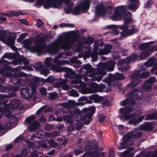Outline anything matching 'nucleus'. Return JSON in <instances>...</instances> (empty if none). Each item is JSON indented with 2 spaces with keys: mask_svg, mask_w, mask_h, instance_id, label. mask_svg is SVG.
<instances>
[{
  "mask_svg": "<svg viewBox=\"0 0 157 157\" xmlns=\"http://www.w3.org/2000/svg\"><path fill=\"white\" fill-rule=\"evenodd\" d=\"M77 40L74 33L72 32L67 37H62L51 43L47 47L45 45L44 39L36 41L35 46L32 47H30L32 40L26 39L23 41V47L32 52H37L40 54L48 52L50 55H53L59 49L69 48Z\"/></svg>",
  "mask_w": 157,
  "mask_h": 157,
  "instance_id": "obj_1",
  "label": "nucleus"
},
{
  "mask_svg": "<svg viewBox=\"0 0 157 157\" xmlns=\"http://www.w3.org/2000/svg\"><path fill=\"white\" fill-rule=\"evenodd\" d=\"M115 64V62L113 61H109L105 63H100L96 73H94V70L89 64L83 65L82 68L86 71H86V76L92 78L91 80L99 82L103 77L107 74L105 70L106 69L109 71H113L114 70Z\"/></svg>",
  "mask_w": 157,
  "mask_h": 157,
  "instance_id": "obj_2",
  "label": "nucleus"
},
{
  "mask_svg": "<svg viewBox=\"0 0 157 157\" xmlns=\"http://www.w3.org/2000/svg\"><path fill=\"white\" fill-rule=\"evenodd\" d=\"M143 93L142 91L139 90H135L128 94L129 100H125L121 101L120 103L121 105L125 106L119 109V117L122 119L128 120L133 118L134 114H130L133 108L132 107H128L127 105H132L134 103L133 99H138L141 98Z\"/></svg>",
  "mask_w": 157,
  "mask_h": 157,
  "instance_id": "obj_3",
  "label": "nucleus"
},
{
  "mask_svg": "<svg viewBox=\"0 0 157 157\" xmlns=\"http://www.w3.org/2000/svg\"><path fill=\"white\" fill-rule=\"evenodd\" d=\"M125 7L121 6L116 8L113 15L111 16L112 20L116 21L123 18L125 24L129 23L132 21V15L129 11L125 12Z\"/></svg>",
  "mask_w": 157,
  "mask_h": 157,
  "instance_id": "obj_4",
  "label": "nucleus"
},
{
  "mask_svg": "<svg viewBox=\"0 0 157 157\" xmlns=\"http://www.w3.org/2000/svg\"><path fill=\"white\" fill-rule=\"evenodd\" d=\"M73 6V4L70 3V5L68 6L65 9V13H72L74 15H76L86 13L90 7L89 1V0H83L72 10Z\"/></svg>",
  "mask_w": 157,
  "mask_h": 157,
  "instance_id": "obj_5",
  "label": "nucleus"
},
{
  "mask_svg": "<svg viewBox=\"0 0 157 157\" xmlns=\"http://www.w3.org/2000/svg\"><path fill=\"white\" fill-rule=\"evenodd\" d=\"M72 83L76 84L74 86L75 88L82 90V93L83 94H91L99 91L98 86L96 83H92L90 88H86L84 89L86 86V84L81 81L80 78H75L72 81Z\"/></svg>",
  "mask_w": 157,
  "mask_h": 157,
  "instance_id": "obj_6",
  "label": "nucleus"
},
{
  "mask_svg": "<svg viewBox=\"0 0 157 157\" xmlns=\"http://www.w3.org/2000/svg\"><path fill=\"white\" fill-rule=\"evenodd\" d=\"M142 133L137 130H134L133 132H129L124 135L122 138L123 142L118 145V148L120 150L128 147L133 144V142L129 140L132 138H135L140 136Z\"/></svg>",
  "mask_w": 157,
  "mask_h": 157,
  "instance_id": "obj_7",
  "label": "nucleus"
},
{
  "mask_svg": "<svg viewBox=\"0 0 157 157\" xmlns=\"http://www.w3.org/2000/svg\"><path fill=\"white\" fill-rule=\"evenodd\" d=\"M70 0H37L36 4L37 5L43 4L44 7L45 9L50 8H59L62 2H64L66 4L70 2Z\"/></svg>",
  "mask_w": 157,
  "mask_h": 157,
  "instance_id": "obj_8",
  "label": "nucleus"
},
{
  "mask_svg": "<svg viewBox=\"0 0 157 157\" xmlns=\"http://www.w3.org/2000/svg\"><path fill=\"white\" fill-rule=\"evenodd\" d=\"M99 43L98 41H96L94 42L93 45V52L91 55V57L93 61H96L98 59V55H105L109 53L111 51L112 48V46L110 44L106 45L103 49H100L98 52L97 51L98 49Z\"/></svg>",
  "mask_w": 157,
  "mask_h": 157,
  "instance_id": "obj_9",
  "label": "nucleus"
},
{
  "mask_svg": "<svg viewBox=\"0 0 157 157\" xmlns=\"http://www.w3.org/2000/svg\"><path fill=\"white\" fill-rule=\"evenodd\" d=\"M107 28L108 29H119L123 30L121 33V34L122 37L125 36L131 35L137 32V29L134 28V27L130 28L127 25L121 26L111 25L108 26Z\"/></svg>",
  "mask_w": 157,
  "mask_h": 157,
  "instance_id": "obj_10",
  "label": "nucleus"
},
{
  "mask_svg": "<svg viewBox=\"0 0 157 157\" xmlns=\"http://www.w3.org/2000/svg\"><path fill=\"white\" fill-rule=\"evenodd\" d=\"M36 87V85L35 82L30 83L28 86L22 89L21 97L26 99L29 98L35 93Z\"/></svg>",
  "mask_w": 157,
  "mask_h": 157,
  "instance_id": "obj_11",
  "label": "nucleus"
},
{
  "mask_svg": "<svg viewBox=\"0 0 157 157\" xmlns=\"http://www.w3.org/2000/svg\"><path fill=\"white\" fill-rule=\"evenodd\" d=\"M16 37V35L14 33H11L10 36H7L4 35L2 32L0 31V40L14 51L16 50V47L13 45Z\"/></svg>",
  "mask_w": 157,
  "mask_h": 157,
  "instance_id": "obj_12",
  "label": "nucleus"
},
{
  "mask_svg": "<svg viewBox=\"0 0 157 157\" xmlns=\"http://www.w3.org/2000/svg\"><path fill=\"white\" fill-rule=\"evenodd\" d=\"M70 115V116L65 115L64 117V121L69 123H72L75 117L76 121H80L82 119L81 112L78 109H75L71 110Z\"/></svg>",
  "mask_w": 157,
  "mask_h": 157,
  "instance_id": "obj_13",
  "label": "nucleus"
},
{
  "mask_svg": "<svg viewBox=\"0 0 157 157\" xmlns=\"http://www.w3.org/2000/svg\"><path fill=\"white\" fill-rule=\"evenodd\" d=\"M149 75V72L147 71L144 72L140 75L139 71H136L134 74H132L131 76V78L133 79L128 84V86L130 87H133L136 85L138 83V78H146Z\"/></svg>",
  "mask_w": 157,
  "mask_h": 157,
  "instance_id": "obj_14",
  "label": "nucleus"
},
{
  "mask_svg": "<svg viewBox=\"0 0 157 157\" xmlns=\"http://www.w3.org/2000/svg\"><path fill=\"white\" fill-rule=\"evenodd\" d=\"M90 146L86 145L85 149L87 151L84 155V156H91L92 157H103L106 156V154L102 152H100L98 151V148L96 147L95 148H91Z\"/></svg>",
  "mask_w": 157,
  "mask_h": 157,
  "instance_id": "obj_15",
  "label": "nucleus"
},
{
  "mask_svg": "<svg viewBox=\"0 0 157 157\" xmlns=\"http://www.w3.org/2000/svg\"><path fill=\"white\" fill-rule=\"evenodd\" d=\"M35 117L33 115L27 118L24 122L25 124H29L28 128L30 131H33L37 129L39 126V122L36 121H35Z\"/></svg>",
  "mask_w": 157,
  "mask_h": 157,
  "instance_id": "obj_16",
  "label": "nucleus"
},
{
  "mask_svg": "<svg viewBox=\"0 0 157 157\" xmlns=\"http://www.w3.org/2000/svg\"><path fill=\"white\" fill-rule=\"evenodd\" d=\"M111 9H106L103 6H98L95 8V13L96 15H106L110 16V14L113 11Z\"/></svg>",
  "mask_w": 157,
  "mask_h": 157,
  "instance_id": "obj_17",
  "label": "nucleus"
},
{
  "mask_svg": "<svg viewBox=\"0 0 157 157\" xmlns=\"http://www.w3.org/2000/svg\"><path fill=\"white\" fill-rule=\"evenodd\" d=\"M109 80L111 81V84L115 85L116 79L122 80L125 78L124 76L121 73H116L115 75L109 74Z\"/></svg>",
  "mask_w": 157,
  "mask_h": 157,
  "instance_id": "obj_18",
  "label": "nucleus"
},
{
  "mask_svg": "<svg viewBox=\"0 0 157 157\" xmlns=\"http://www.w3.org/2000/svg\"><path fill=\"white\" fill-rule=\"evenodd\" d=\"M7 77L10 78H13L14 77V78H13L11 80V82L15 84L19 82L18 80L16 78L18 77H21L25 75V74L21 72L17 71L16 72L14 75L10 73H8L6 75Z\"/></svg>",
  "mask_w": 157,
  "mask_h": 157,
  "instance_id": "obj_19",
  "label": "nucleus"
},
{
  "mask_svg": "<svg viewBox=\"0 0 157 157\" xmlns=\"http://www.w3.org/2000/svg\"><path fill=\"white\" fill-rule=\"evenodd\" d=\"M95 110V107L94 106H91L89 108H85L84 109V112H86L87 113H88L87 117L88 120H87V121H84V123L86 124H88L90 121L91 118L92 116L94 113Z\"/></svg>",
  "mask_w": 157,
  "mask_h": 157,
  "instance_id": "obj_20",
  "label": "nucleus"
},
{
  "mask_svg": "<svg viewBox=\"0 0 157 157\" xmlns=\"http://www.w3.org/2000/svg\"><path fill=\"white\" fill-rule=\"evenodd\" d=\"M156 50V48L155 46H151L149 49L143 51L141 54L140 58L141 59H144L150 55L152 52L155 51Z\"/></svg>",
  "mask_w": 157,
  "mask_h": 157,
  "instance_id": "obj_21",
  "label": "nucleus"
},
{
  "mask_svg": "<svg viewBox=\"0 0 157 157\" xmlns=\"http://www.w3.org/2000/svg\"><path fill=\"white\" fill-rule=\"evenodd\" d=\"M155 78L154 77L150 78L146 81L145 84L143 87V90L146 91H149L151 90V87L150 86L152 83L155 81Z\"/></svg>",
  "mask_w": 157,
  "mask_h": 157,
  "instance_id": "obj_22",
  "label": "nucleus"
},
{
  "mask_svg": "<svg viewBox=\"0 0 157 157\" xmlns=\"http://www.w3.org/2000/svg\"><path fill=\"white\" fill-rule=\"evenodd\" d=\"M102 98V97L99 96L97 95H93L89 97V99L87 100L86 103L90 104L92 103L93 101H94L95 103H101Z\"/></svg>",
  "mask_w": 157,
  "mask_h": 157,
  "instance_id": "obj_23",
  "label": "nucleus"
},
{
  "mask_svg": "<svg viewBox=\"0 0 157 157\" xmlns=\"http://www.w3.org/2000/svg\"><path fill=\"white\" fill-rule=\"evenodd\" d=\"M127 4L129 10H134L138 7V0H129L127 2Z\"/></svg>",
  "mask_w": 157,
  "mask_h": 157,
  "instance_id": "obj_24",
  "label": "nucleus"
},
{
  "mask_svg": "<svg viewBox=\"0 0 157 157\" xmlns=\"http://www.w3.org/2000/svg\"><path fill=\"white\" fill-rule=\"evenodd\" d=\"M133 150V148H130L124 152L119 153L118 155L120 157H132L134 156V154L131 151Z\"/></svg>",
  "mask_w": 157,
  "mask_h": 157,
  "instance_id": "obj_25",
  "label": "nucleus"
},
{
  "mask_svg": "<svg viewBox=\"0 0 157 157\" xmlns=\"http://www.w3.org/2000/svg\"><path fill=\"white\" fill-rule=\"evenodd\" d=\"M153 127V124L152 123L147 122L141 125L139 127V129L143 131H147L151 129Z\"/></svg>",
  "mask_w": 157,
  "mask_h": 157,
  "instance_id": "obj_26",
  "label": "nucleus"
},
{
  "mask_svg": "<svg viewBox=\"0 0 157 157\" xmlns=\"http://www.w3.org/2000/svg\"><path fill=\"white\" fill-rule=\"evenodd\" d=\"M20 104L21 102L18 100L13 99L10 102L9 108L13 109L17 108L20 105Z\"/></svg>",
  "mask_w": 157,
  "mask_h": 157,
  "instance_id": "obj_27",
  "label": "nucleus"
},
{
  "mask_svg": "<svg viewBox=\"0 0 157 157\" xmlns=\"http://www.w3.org/2000/svg\"><path fill=\"white\" fill-rule=\"evenodd\" d=\"M137 56L136 54L132 55L131 57H128L125 60L121 59L120 61V62H124L126 63H128L131 62H133L134 60L136 59Z\"/></svg>",
  "mask_w": 157,
  "mask_h": 157,
  "instance_id": "obj_28",
  "label": "nucleus"
},
{
  "mask_svg": "<svg viewBox=\"0 0 157 157\" xmlns=\"http://www.w3.org/2000/svg\"><path fill=\"white\" fill-rule=\"evenodd\" d=\"M15 96V93H12L11 95H0V104H3L7 102V98L9 97H11Z\"/></svg>",
  "mask_w": 157,
  "mask_h": 157,
  "instance_id": "obj_29",
  "label": "nucleus"
},
{
  "mask_svg": "<svg viewBox=\"0 0 157 157\" xmlns=\"http://www.w3.org/2000/svg\"><path fill=\"white\" fill-rule=\"evenodd\" d=\"M63 54H61L59 55L57 57H56L52 61L54 63H56L57 64H63L67 63L68 62L67 60H59L58 58L62 57Z\"/></svg>",
  "mask_w": 157,
  "mask_h": 157,
  "instance_id": "obj_30",
  "label": "nucleus"
},
{
  "mask_svg": "<svg viewBox=\"0 0 157 157\" xmlns=\"http://www.w3.org/2000/svg\"><path fill=\"white\" fill-rule=\"evenodd\" d=\"M75 105L74 101L70 100L67 102H64L61 104V105L65 108H70L73 107Z\"/></svg>",
  "mask_w": 157,
  "mask_h": 157,
  "instance_id": "obj_31",
  "label": "nucleus"
},
{
  "mask_svg": "<svg viewBox=\"0 0 157 157\" xmlns=\"http://www.w3.org/2000/svg\"><path fill=\"white\" fill-rule=\"evenodd\" d=\"M157 60L154 58L149 59L145 62L144 65L146 67H151L156 64Z\"/></svg>",
  "mask_w": 157,
  "mask_h": 157,
  "instance_id": "obj_32",
  "label": "nucleus"
},
{
  "mask_svg": "<svg viewBox=\"0 0 157 157\" xmlns=\"http://www.w3.org/2000/svg\"><path fill=\"white\" fill-rule=\"evenodd\" d=\"M3 15L8 16L9 17L13 16H17L22 14L20 12L11 11L9 13H4L2 14Z\"/></svg>",
  "mask_w": 157,
  "mask_h": 157,
  "instance_id": "obj_33",
  "label": "nucleus"
},
{
  "mask_svg": "<svg viewBox=\"0 0 157 157\" xmlns=\"http://www.w3.org/2000/svg\"><path fill=\"white\" fill-rule=\"evenodd\" d=\"M3 113L2 112H0V119L1 118L2 114ZM11 126V124L10 122H8L4 126H2L0 124V130H2L6 128H9Z\"/></svg>",
  "mask_w": 157,
  "mask_h": 157,
  "instance_id": "obj_34",
  "label": "nucleus"
},
{
  "mask_svg": "<svg viewBox=\"0 0 157 157\" xmlns=\"http://www.w3.org/2000/svg\"><path fill=\"white\" fill-rule=\"evenodd\" d=\"M154 42L153 41L146 43L140 45L139 47V48L140 50H143L146 49L150 45L152 44Z\"/></svg>",
  "mask_w": 157,
  "mask_h": 157,
  "instance_id": "obj_35",
  "label": "nucleus"
},
{
  "mask_svg": "<svg viewBox=\"0 0 157 157\" xmlns=\"http://www.w3.org/2000/svg\"><path fill=\"white\" fill-rule=\"evenodd\" d=\"M101 104L106 105H109L110 104V102L108 99L107 96L102 97Z\"/></svg>",
  "mask_w": 157,
  "mask_h": 157,
  "instance_id": "obj_36",
  "label": "nucleus"
},
{
  "mask_svg": "<svg viewBox=\"0 0 157 157\" xmlns=\"http://www.w3.org/2000/svg\"><path fill=\"white\" fill-rule=\"evenodd\" d=\"M153 119H157V113L151 114L147 115L145 119V120H150Z\"/></svg>",
  "mask_w": 157,
  "mask_h": 157,
  "instance_id": "obj_37",
  "label": "nucleus"
},
{
  "mask_svg": "<svg viewBox=\"0 0 157 157\" xmlns=\"http://www.w3.org/2000/svg\"><path fill=\"white\" fill-rule=\"evenodd\" d=\"M52 59L51 57H47L45 59L44 63L47 67H51L52 65L51 63Z\"/></svg>",
  "mask_w": 157,
  "mask_h": 157,
  "instance_id": "obj_38",
  "label": "nucleus"
},
{
  "mask_svg": "<svg viewBox=\"0 0 157 157\" xmlns=\"http://www.w3.org/2000/svg\"><path fill=\"white\" fill-rule=\"evenodd\" d=\"M145 154L146 155L145 157H157V148L154 152H148Z\"/></svg>",
  "mask_w": 157,
  "mask_h": 157,
  "instance_id": "obj_39",
  "label": "nucleus"
},
{
  "mask_svg": "<svg viewBox=\"0 0 157 157\" xmlns=\"http://www.w3.org/2000/svg\"><path fill=\"white\" fill-rule=\"evenodd\" d=\"M144 116L143 115L140 117L137 120H134L133 121H135V122L133 121H131V122L132 124L133 125L137 124L140 122L144 118Z\"/></svg>",
  "mask_w": 157,
  "mask_h": 157,
  "instance_id": "obj_40",
  "label": "nucleus"
},
{
  "mask_svg": "<svg viewBox=\"0 0 157 157\" xmlns=\"http://www.w3.org/2000/svg\"><path fill=\"white\" fill-rule=\"evenodd\" d=\"M67 70V74L68 77H72L71 75H73L74 76H76L75 74V72L71 69L70 68H66Z\"/></svg>",
  "mask_w": 157,
  "mask_h": 157,
  "instance_id": "obj_41",
  "label": "nucleus"
},
{
  "mask_svg": "<svg viewBox=\"0 0 157 157\" xmlns=\"http://www.w3.org/2000/svg\"><path fill=\"white\" fill-rule=\"evenodd\" d=\"M43 155L40 152L34 151L31 154V157H42Z\"/></svg>",
  "mask_w": 157,
  "mask_h": 157,
  "instance_id": "obj_42",
  "label": "nucleus"
},
{
  "mask_svg": "<svg viewBox=\"0 0 157 157\" xmlns=\"http://www.w3.org/2000/svg\"><path fill=\"white\" fill-rule=\"evenodd\" d=\"M59 26L60 27H73L74 26L73 24L63 23L59 25Z\"/></svg>",
  "mask_w": 157,
  "mask_h": 157,
  "instance_id": "obj_43",
  "label": "nucleus"
},
{
  "mask_svg": "<svg viewBox=\"0 0 157 157\" xmlns=\"http://www.w3.org/2000/svg\"><path fill=\"white\" fill-rule=\"evenodd\" d=\"M70 95L74 97H78L79 94L77 92V91L74 90H71L70 93Z\"/></svg>",
  "mask_w": 157,
  "mask_h": 157,
  "instance_id": "obj_44",
  "label": "nucleus"
},
{
  "mask_svg": "<svg viewBox=\"0 0 157 157\" xmlns=\"http://www.w3.org/2000/svg\"><path fill=\"white\" fill-rule=\"evenodd\" d=\"M46 135L47 136L54 137L56 136L59 135V132L58 131H56L52 133H46Z\"/></svg>",
  "mask_w": 157,
  "mask_h": 157,
  "instance_id": "obj_45",
  "label": "nucleus"
},
{
  "mask_svg": "<svg viewBox=\"0 0 157 157\" xmlns=\"http://www.w3.org/2000/svg\"><path fill=\"white\" fill-rule=\"evenodd\" d=\"M20 61L21 62H22L25 65H27L29 63V61L28 59L23 56L21 57Z\"/></svg>",
  "mask_w": 157,
  "mask_h": 157,
  "instance_id": "obj_46",
  "label": "nucleus"
},
{
  "mask_svg": "<svg viewBox=\"0 0 157 157\" xmlns=\"http://www.w3.org/2000/svg\"><path fill=\"white\" fill-rule=\"evenodd\" d=\"M48 143L49 145L53 147H55L57 145V143L52 139H50Z\"/></svg>",
  "mask_w": 157,
  "mask_h": 157,
  "instance_id": "obj_47",
  "label": "nucleus"
},
{
  "mask_svg": "<svg viewBox=\"0 0 157 157\" xmlns=\"http://www.w3.org/2000/svg\"><path fill=\"white\" fill-rule=\"evenodd\" d=\"M49 73V70L46 69H44L40 72L41 74L45 76H46Z\"/></svg>",
  "mask_w": 157,
  "mask_h": 157,
  "instance_id": "obj_48",
  "label": "nucleus"
},
{
  "mask_svg": "<svg viewBox=\"0 0 157 157\" xmlns=\"http://www.w3.org/2000/svg\"><path fill=\"white\" fill-rule=\"evenodd\" d=\"M43 67V65L41 62H38L36 64L35 66H34V68L36 70H39L42 68Z\"/></svg>",
  "mask_w": 157,
  "mask_h": 157,
  "instance_id": "obj_49",
  "label": "nucleus"
},
{
  "mask_svg": "<svg viewBox=\"0 0 157 157\" xmlns=\"http://www.w3.org/2000/svg\"><path fill=\"white\" fill-rule=\"evenodd\" d=\"M38 144L40 146H41L43 148H46L47 146V144L46 143L41 141L38 142Z\"/></svg>",
  "mask_w": 157,
  "mask_h": 157,
  "instance_id": "obj_50",
  "label": "nucleus"
},
{
  "mask_svg": "<svg viewBox=\"0 0 157 157\" xmlns=\"http://www.w3.org/2000/svg\"><path fill=\"white\" fill-rule=\"evenodd\" d=\"M28 153V150L27 149H24L22 150L21 152V154L22 156H25Z\"/></svg>",
  "mask_w": 157,
  "mask_h": 157,
  "instance_id": "obj_51",
  "label": "nucleus"
},
{
  "mask_svg": "<svg viewBox=\"0 0 157 157\" xmlns=\"http://www.w3.org/2000/svg\"><path fill=\"white\" fill-rule=\"evenodd\" d=\"M40 91L41 94L42 95H45L47 94L46 90L44 87H42L40 89Z\"/></svg>",
  "mask_w": 157,
  "mask_h": 157,
  "instance_id": "obj_52",
  "label": "nucleus"
},
{
  "mask_svg": "<svg viewBox=\"0 0 157 157\" xmlns=\"http://www.w3.org/2000/svg\"><path fill=\"white\" fill-rule=\"evenodd\" d=\"M93 39L92 38L89 37L88 38L86 41V43L88 44V45L90 46L91 44L93 43Z\"/></svg>",
  "mask_w": 157,
  "mask_h": 157,
  "instance_id": "obj_53",
  "label": "nucleus"
},
{
  "mask_svg": "<svg viewBox=\"0 0 157 157\" xmlns=\"http://www.w3.org/2000/svg\"><path fill=\"white\" fill-rule=\"evenodd\" d=\"M55 80V79L54 77L51 76L47 78V81L50 83H52Z\"/></svg>",
  "mask_w": 157,
  "mask_h": 157,
  "instance_id": "obj_54",
  "label": "nucleus"
},
{
  "mask_svg": "<svg viewBox=\"0 0 157 157\" xmlns=\"http://www.w3.org/2000/svg\"><path fill=\"white\" fill-rule=\"evenodd\" d=\"M53 128V126L48 124H46L45 126V129L47 131H50Z\"/></svg>",
  "mask_w": 157,
  "mask_h": 157,
  "instance_id": "obj_55",
  "label": "nucleus"
},
{
  "mask_svg": "<svg viewBox=\"0 0 157 157\" xmlns=\"http://www.w3.org/2000/svg\"><path fill=\"white\" fill-rule=\"evenodd\" d=\"M23 140L24 138L22 137L19 136L15 139L14 141L15 142L17 143L22 141Z\"/></svg>",
  "mask_w": 157,
  "mask_h": 157,
  "instance_id": "obj_56",
  "label": "nucleus"
},
{
  "mask_svg": "<svg viewBox=\"0 0 157 157\" xmlns=\"http://www.w3.org/2000/svg\"><path fill=\"white\" fill-rule=\"evenodd\" d=\"M83 152V151L81 149H78L75 150V156H78L79 154L82 153Z\"/></svg>",
  "mask_w": 157,
  "mask_h": 157,
  "instance_id": "obj_57",
  "label": "nucleus"
},
{
  "mask_svg": "<svg viewBox=\"0 0 157 157\" xmlns=\"http://www.w3.org/2000/svg\"><path fill=\"white\" fill-rule=\"evenodd\" d=\"M115 156V154L113 149H110L109 154V157H113Z\"/></svg>",
  "mask_w": 157,
  "mask_h": 157,
  "instance_id": "obj_58",
  "label": "nucleus"
},
{
  "mask_svg": "<svg viewBox=\"0 0 157 157\" xmlns=\"http://www.w3.org/2000/svg\"><path fill=\"white\" fill-rule=\"evenodd\" d=\"M51 70H53L54 71H56L57 72H61L62 71L61 69H62L59 68V69H58V68H56V67H52L51 68Z\"/></svg>",
  "mask_w": 157,
  "mask_h": 157,
  "instance_id": "obj_59",
  "label": "nucleus"
},
{
  "mask_svg": "<svg viewBox=\"0 0 157 157\" xmlns=\"http://www.w3.org/2000/svg\"><path fill=\"white\" fill-rule=\"evenodd\" d=\"M43 24V22L41 20L38 19L37 20L36 24L38 27L41 26Z\"/></svg>",
  "mask_w": 157,
  "mask_h": 157,
  "instance_id": "obj_60",
  "label": "nucleus"
},
{
  "mask_svg": "<svg viewBox=\"0 0 157 157\" xmlns=\"http://www.w3.org/2000/svg\"><path fill=\"white\" fill-rule=\"evenodd\" d=\"M74 126L73 125L71 124L67 126V128L68 131H71L74 129Z\"/></svg>",
  "mask_w": 157,
  "mask_h": 157,
  "instance_id": "obj_61",
  "label": "nucleus"
},
{
  "mask_svg": "<svg viewBox=\"0 0 157 157\" xmlns=\"http://www.w3.org/2000/svg\"><path fill=\"white\" fill-rule=\"evenodd\" d=\"M46 108V106H43L36 113L37 114H38L40 113L42 111H43L44 109Z\"/></svg>",
  "mask_w": 157,
  "mask_h": 157,
  "instance_id": "obj_62",
  "label": "nucleus"
},
{
  "mask_svg": "<svg viewBox=\"0 0 157 157\" xmlns=\"http://www.w3.org/2000/svg\"><path fill=\"white\" fill-rule=\"evenodd\" d=\"M33 136L34 137L38 138H40L43 137V136L39 133H37L36 134H35Z\"/></svg>",
  "mask_w": 157,
  "mask_h": 157,
  "instance_id": "obj_63",
  "label": "nucleus"
},
{
  "mask_svg": "<svg viewBox=\"0 0 157 157\" xmlns=\"http://www.w3.org/2000/svg\"><path fill=\"white\" fill-rule=\"evenodd\" d=\"M62 87L63 90H68L69 88L68 86L66 84H63Z\"/></svg>",
  "mask_w": 157,
  "mask_h": 157,
  "instance_id": "obj_64",
  "label": "nucleus"
}]
</instances>
